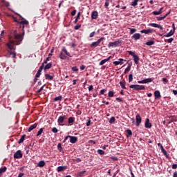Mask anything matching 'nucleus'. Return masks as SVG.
<instances>
[{
	"instance_id": "obj_1",
	"label": "nucleus",
	"mask_w": 177,
	"mask_h": 177,
	"mask_svg": "<svg viewBox=\"0 0 177 177\" xmlns=\"http://www.w3.org/2000/svg\"><path fill=\"white\" fill-rule=\"evenodd\" d=\"M129 88L135 91H145V86L139 84H131L129 86Z\"/></svg>"
},
{
	"instance_id": "obj_2",
	"label": "nucleus",
	"mask_w": 177,
	"mask_h": 177,
	"mask_svg": "<svg viewBox=\"0 0 177 177\" xmlns=\"http://www.w3.org/2000/svg\"><path fill=\"white\" fill-rule=\"evenodd\" d=\"M14 39L16 41L17 45H19V44L23 41V35H19L16 32V31H15Z\"/></svg>"
},
{
	"instance_id": "obj_3",
	"label": "nucleus",
	"mask_w": 177,
	"mask_h": 177,
	"mask_svg": "<svg viewBox=\"0 0 177 177\" xmlns=\"http://www.w3.org/2000/svg\"><path fill=\"white\" fill-rule=\"evenodd\" d=\"M153 78H147L142 80L138 81V84H149L150 82H153Z\"/></svg>"
},
{
	"instance_id": "obj_4",
	"label": "nucleus",
	"mask_w": 177,
	"mask_h": 177,
	"mask_svg": "<svg viewBox=\"0 0 177 177\" xmlns=\"http://www.w3.org/2000/svg\"><path fill=\"white\" fill-rule=\"evenodd\" d=\"M119 45H120V41H115L113 42H109L108 44V46H109V48H114V46L117 47V46H119Z\"/></svg>"
},
{
	"instance_id": "obj_5",
	"label": "nucleus",
	"mask_w": 177,
	"mask_h": 177,
	"mask_svg": "<svg viewBox=\"0 0 177 177\" xmlns=\"http://www.w3.org/2000/svg\"><path fill=\"white\" fill-rule=\"evenodd\" d=\"M7 46L10 49V50H13V49H15V41L10 40V42L7 44Z\"/></svg>"
},
{
	"instance_id": "obj_6",
	"label": "nucleus",
	"mask_w": 177,
	"mask_h": 177,
	"mask_svg": "<svg viewBox=\"0 0 177 177\" xmlns=\"http://www.w3.org/2000/svg\"><path fill=\"white\" fill-rule=\"evenodd\" d=\"M149 27H154L155 28H159L160 30H164V28L160 24H149Z\"/></svg>"
},
{
	"instance_id": "obj_7",
	"label": "nucleus",
	"mask_w": 177,
	"mask_h": 177,
	"mask_svg": "<svg viewBox=\"0 0 177 177\" xmlns=\"http://www.w3.org/2000/svg\"><path fill=\"white\" fill-rule=\"evenodd\" d=\"M136 121L137 127H139L140 125V123L142 122V118L140 117V115H139V113H138L136 116Z\"/></svg>"
},
{
	"instance_id": "obj_8",
	"label": "nucleus",
	"mask_w": 177,
	"mask_h": 177,
	"mask_svg": "<svg viewBox=\"0 0 177 177\" xmlns=\"http://www.w3.org/2000/svg\"><path fill=\"white\" fill-rule=\"evenodd\" d=\"M23 157V153H21V150H18L15 154H14V158H21Z\"/></svg>"
},
{
	"instance_id": "obj_9",
	"label": "nucleus",
	"mask_w": 177,
	"mask_h": 177,
	"mask_svg": "<svg viewBox=\"0 0 177 177\" xmlns=\"http://www.w3.org/2000/svg\"><path fill=\"white\" fill-rule=\"evenodd\" d=\"M145 128H151L152 125H151V123L150 122V119L149 118H147L146 120H145Z\"/></svg>"
},
{
	"instance_id": "obj_10",
	"label": "nucleus",
	"mask_w": 177,
	"mask_h": 177,
	"mask_svg": "<svg viewBox=\"0 0 177 177\" xmlns=\"http://www.w3.org/2000/svg\"><path fill=\"white\" fill-rule=\"evenodd\" d=\"M141 34H153L152 29H147V30H140Z\"/></svg>"
},
{
	"instance_id": "obj_11",
	"label": "nucleus",
	"mask_w": 177,
	"mask_h": 177,
	"mask_svg": "<svg viewBox=\"0 0 177 177\" xmlns=\"http://www.w3.org/2000/svg\"><path fill=\"white\" fill-rule=\"evenodd\" d=\"M97 17H99V13L97 12V11H93L91 13V19L95 20L96 19H97Z\"/></svg>"
},
{
	"instance_id": "obj_12",
	"label": "nucleus",
	"mask_w": 177,
	"mask_h": 177,
	"mask_svg": "<svg viewBox=\"0 0 177 177\" xmlns=\"http://www.w3.org/2000/svg\"><path fill=\"white\" fill-rule=\"evenodd\" d=\"M140 37H142V35L140 33H135L134 35H133L131 38L133 39H135L136 41H138V39H140Z\"/></svg>"
},
{
	"instance_id": "obj_13",
	"label": "nucleus",
	"mask_w": 177,
	"mask_h": 177,
	"mask_svg": "<svg viewBox=\"0 0 177 177\" xmlns=\"http://www.w3.org/2000/svg\"><path fill=\"white\" fill-rule=\"evenodd\" d=\"M90 46L91 48H96L97 46H100V42L97 40L96 41L93 42Z\"/></svg>"
},
{
	"instance_id": "obj_14",
	"label": "nucleus",
	"mask_w": 177,
	"mask_h": 177,
	"mask_svg": "<svg viewBox=\"0 0 177 177\" xmlns=\"http://www.w3.org/2000/svg\"><path fill=\"white\" fill-rule=\"evenodd\" d=\"M66 118H67L66 117V115L64 116H60L59 118H58V124H63V122H64V120H66Z\"/></svg>"
},
{
	"instance_id": "obj_15",
	"label": "nucleus",
	"mask_w": 177,
	"mask_h": 177,
	"mask_svg": "<svg viewBox=\"0 0 177 177\" xmlns=\"http://www.w3.org/2000/svg\"><path fill=\"white\" fill-rule=\"evenodd\" d=\"M110 59H111V56L109 57L107 59H102L100 62V66H103V64H104L105 63H107V62H109V60H110Z\"/></svg>"
},
{
	"instance_id": "obj_16",
	"label": "nucleus",
	"mask_w": 177,
	"mask_h": 177,
	"mask_svg": "<svg viewBox=\"0 0 177 177\" xmlns=\"http://www.w3.org/2000/svg\"><path fill=\"white\" fill-rule=\"evenodd\" d=\"M67 169V166H59L57 167V172H62Z\"/></svg>"
},
{
	"instance_id": "obj_17",
	"label": "nucleus",
	"mask_w": 177,
	"mask_h": 177,
	"mask_svg": "<svg viewBox=\"0 0 177 177\" xmlns=\"http://www.w3.org/2000/svg\"><path fill=\"white\" fill-rule=\"evenodd\" d=\"M37 127H38V124H37V123H35L34 124L31 125V126L28 128V131L29 132H31V131H32L33 129H35V128H37Z\"/></svg>"
},
{
	"instance_id": "obj_18",
	"label": "nucleus",
	"mask_w": 177,
	"mask_h": 177,
	"mask_svg": "<svg viewBox=\"0 0 177 177\" xmlns=\"http://www.w3.org/2000/svg\"><path fill=\"white\" fill-rule=\"evenodd\" d=\"M154 96L155 99H160V97H161V93H160L159 91H156L154 92Z\"/></svg>"
},
{
	"instance_id": "obj_19",
	"label": "nucleus",
	"mask_w": 177,
	"mask_h": 177,
	"mask_svg": "<svg viewBox=\"0 0 177 177\" xmlns=\"http://www.w3.org/2000/svg\"><path fill=\"white\" fill-rule=\"evenodd\" d=\"M122 62H125V59L120 58L119 59V61L113 62V64H115V66H118V64H121Z\"/></svg>"
},
{
	"instance_id": "obj_20",
	"label": "nucleus",
	"mask_w": 177,
	"mask_h": 177,
	"mask_svg": "<svg viewBox=\"0 0 177 177\" xmlns=\"http://www.w3.org/2000/svg\"><path fill=\"white\" fill-rule=\"evenodd\" d=\"M37 167L39 168H42V167H45V162L44 160H41L37 163Z\"/></svg>"
},
{
	"instance_id": "obj_21",
	"label": "nucleus",
	"mask_w": 177,
	"mask_h": 177,
	"mask_svg": "<svg viewBox=\"0 0 177 177\" xmlns=\"http://www.w3.org/2000/svg\"><path fill=\"white\" fill-rule=\"evenodd\" d=\"M69 138H70L71 143H75L77 142V137H75V136H71Z\"/></svg>"
},
{
	"instance_id": "obj_22",
	"label": "nucleus",
	"mask_w": 177,
	"mask_h": 177,
	"mask_svg": "<svg viewBox=\"0 0 177 177\" xmlns=\"http://www.w3.org/2000/svg\"><path fill=\"white\" fill-rule=\"evenodd\" d=\"M174 34H175L174 30H170V32H168L167 34L165 35V37L168 38L169 37H172V35H174Z\"/></svg>"
},
{
	"instance_id": "obj_23",
	"label": "nucleus",
	"mask_w": 177,
	"mask_h": 177,
	"mask_svg": "<svg viewBox=\"0 0 177 177\" xmlns=\"http://www.w3.org/2000/svg\"><path fill=\"white\" fill-rule=\"evenodd\" d=\"M168 15H169V13H167L165 16L163 17H157L156 19L158 21H161V20H164V19H165V17H167V16H168Z\"/></svg>"
},
{
	"instance_id": "obj_24",
	"label": "nucleus",
	"mask_w": 177,
	"mask_h": 177,
	"mask_svg": "<svg viewBox=\"0 0 177 177\" xmlns=\"http://www.w3.org/2000/svg\"><path fill=\"white\" fill-rule=\"evenodd\" d=\"M45 77H46V80H48V81H52V80H53V76L48 73L45 75Z\"/></svg>"
},
{
	"instance_id": "obj_25",
	"label": "nucleus",
	"mask_w": 177,
	"mask_h": 177,
	"mask_svg": "<svg viewBox=\"0 0 177 177\" xmlns=\"http://www.w3.org/2000/svg\"><path fill=\"white\" fill-rule=\"evenodd\" d=\"M134 62L136 63V64H139V57L138 55H136L134 57H133Z\"/></svg>"
},
{
	"instance_id": "obj_26",
	"label": "nucleus",
	"mask_w": 177,
	"mask_h": 177,
	"mask_svg": "<svg viewBox=\"0 0 177 177\" xmlns=\"http://www.w3.org/2000/svg\"><path fill=\"white\" fill-rule=\"evenodd\" d=\"M52 68V63H48L45 66L44 70H49V68Z\"/></svg>"
},
{
	"instance_id": "obj_27",
	"label": "nucleus",
	"mask_w": 177,
	"mask_h": 177,
	"mask_svg": "<svg viewBox=\"0 0 177 177\" xmlns=\"http://www.w3.org/2000/svg\"><path fill=\"white\" fill-rule=\"evenodd\" d=\"M145 45H147L148 46H151V45H154V41L151 40L149 41H147L145 43Z\"/></svg>"
},
{
	"instance_id": "obj_28",
	"label": "nucleus",
	"mask_w": 177,
	"mask_h": 177,
	"mask_svg": "<svg viewBox=\"0 0 177 177\" xmlns=\"http://www.w3.org/2000/svg\"><path fill=\"white\" fill-rule=\"evenodd\" d=\"M19 24H23L24 26H28V21L24 20L19 22Z\"/></svg>"
},
{
	"instance_id": "obj_29",
	"label": "nucleus",
	"mask_w": 177,
	"mask_h": 177,
	"mask_svg": "<svg viewBox=\"0 0 177 177\" xmlns=\"http://www.w3.org/2000/svg\"><path fill=\"white\" fill-rule=\"evenodd\" d=\"M138 2H139V0H134L133 2H131V6H137Z\"/></svg>"
},
{
	"instance_id": "obj_30",
	"label": "nucleus",
	"mask_w": 177,
	"mask_h": 177,
	"mask_svg": "<svg viewBox=\"0 0 177 177\" xmlns=\"http://www.w3.org/2000/svg\"><path fill=\"white\" fill-rule=\"evenodd\" d=\"M161 13H162V12L161 11H153L152 12V14L154 15V16H158V15H161Z\"/></svg>"
},
{
	"instance_id": "obj_31",
	"label": "nucleus",
	"mask_w": 177,
	"mask_h": 177,
	"mask_svg": "<svg viewBox=\"0 0 177 177\" xmlns=\"http://www.w3.org/2000/svg\"><path fill=\"white\" fill-rule=\"evenodd\" d=\"M129 30H130V34H134V32H136V28H129Z\"/></svg>"
},
{
	"instance_id": "obj_32",
	"label": "nucleus",
	"mask_w": 177,
	"mask_h": 177,
	"mask_svg": "<svg viewBox=\"0 0 177 177\" xmlns=\"http://www.w3.org/2000/svg\"><path fill=\"white\" fill-rule=\"evenodd\" d=\"M25 138H26V135L22 136L19 140V143H23L24 142Z\"/></svg>"
},
{
	"instance_id": "obj_33",
	"label": "nucleus",
	"mask_w": 177,
	"mask_h": 177,
	"mask_svg": "<svg viewBox=\"0 0 177 177\" xmlns=\"http://www.w3.org/2000/svg\"><path fill=\"white\" fill-rule=\"evenodd\" d=\"M129 71H131V66L129 65L124 71V74H127V73H129Z\"/></svg>"
},
{
	"instance_id": "obj_34",
	"label": "nucleus",
	"mask_w": 177,
	"mask_h": 177,
	"mask_svg": "<svg viewBox=\"0 0 177 177\" xmlns=\"http://www.w3.org/2000/svg\"><path fill=\"white\" fill-rule=\"evenodd\" d=\"M68 124H73V122H74V118L73 117L69 118L68 120Z\"/></svg>"
},
{
	"instance_id": "obj_35",
	"label": "nucleus",
	"mask_w": 177,
	"mask_h": 177,
	"mask_svg": "<svg viewBox=\"0 0 177 177\" xmlns=\"http://www.w3.org/2000/svg\"><path fill=\"white\" fill-rule=\"evenodd\" d=\"M3 172H6V167L0 169V175L1 174H3Z\"/></svg>"
},
{
	"instance_id": "obj_36",
	"label": "nucleus",
	"mask_w": 177,
	"mask_h": 177,
	"mask_svg": "<svg viewBox=\"0 0 177 177\" xmlns=\"http://www.w3.org/2000/svg\"><path fill=\"white\" fill-rule=\"evenodd\" d=\"M42 132H44V129L41 128L39 131L37 132V136H39L40 135L42 134Z\"/></svg>"
},
{
	"instance_id": "obj_37",
	"label": "nucleus",
	"mask_w": 177,
	"mask_h": 177,
	"mask_svg": "<svg viewBox=\"0 0 177 177\" xmlns=\"http://www.w3.org/2000/svg\"><path fill=\"white\" fill-rule=\"evenodd\" d=\"M133 80V75L130 74L129 75V82H132Z\"/></svg>"
},
{
	"instance_id": "obj_38",
	"label": "nucleus",
	"mask_w": 177,
	"mask_h": 177,
	"mask_svg": "<svg viewBox=\"0 0 177 177\" xmlns=\"http://www.w3.org/2000/svg\"><path fill=\"white\" fill-rule=\"evenodd\" d=\"M59 57H60V59H62V60H66V55H63L62 53H61L59 54Z\"/></svg>"
},
{
	"instance_id": "obj_39",
	"label": "nucleus",
	"mask_w": 177,
	"mask_h": 177,
	"mask_svg": "<svg viewBox=\"0 0 177 177\" xmlns=\"http://www.w3.org/2000/svg\"><path fill=\"white\" fill-rule=\"evenodd\" d=\"M97 152L98 153V154H100V156H103V154H104V151L102 149H98Z\"/></svg>"
},
{
	"instance_id": "obj_40",
	"label": "nucleus",
	"mask_w": 177,
	"mask_h": 177,
	"mask_svg": "<svg viewBox=\"0 0 177 177\" xmlns=\"http://www.w3.org/2000/svg\"><path fill=\"white\" fill-rule=\"evenodd\" d=\"M62 95H59V96H58V97H55L54 100H55V102H58L59 100H62Z\"/></svg>"
},
{
	"instance_id": "obj_41",
	"label": "nucleus",
	"mask_w": 177,
	"mask_h": 177,
	"mask_svg": "<svg viewBox=\"0 0 177 177\" xmlns=\"http://www.w3.org/2000/svg\"><path fill=\"white\" fill-rule=\"evenodd\" d=\"M109 97H113L114 96V91H109L108 94Z\"/></svg>"
},
{
	"instance_id": "obj_42",
	"label": "nucleus",
	"mask_w": 177,
	"mask_h": 177,
	"mask_svg": "<svg viewBox=\"0 0 177 177\" xmlns=\"http://www.w3.org/2000/svg\"><path fill=\"white\" fill-rule=\"evenodd\" d=\"M120 86H122V88L123 89H127V88L125 87V83L124 82H120Z\"/></svg>"
},
{
	"instance_id": "obj_43",
	"label": "nucleus",
	"mask_w": 177,
	"mask_h": 177,
	"mask_svg": "<svg viewBox=\"0 0 177 177\" xmlns=\"http://www.w3.org/2000/svg\"><path fill=\"white\" fill-rule=\"evenodd\" d=\"M2 3H3V5H5L6 7L9 6V2L6 1L5 0H1Z\"/></svg>"
},
{
	"instance_id": "obj_44",
	"label": "nucleus",
	"mask_w": 177,
	"mask_h": 177,
	"mask_svg": "<svg viewBox=\"0 0 177 177\" xmlns=\"http://www.w3.org/2000/svg\"><path fill=\"white\" fill-rule=\"evenodd\" d=\"M62 51L64 52V53L66 55V56L70 57V53H68L67 50L65 48H62Z\"/></svg>"
},
{
	"instance_id": "obj_45",
	"label": "nucleus",
	"mask_w": 177,
	"mask_h": 177,
	"mask_svg": "<svg viewBox=\"0 0 177 177\" xmlns=\"http://www.w3.org/2000/svg\"><path fill=\"white\" fill-rule=\"evenodd\" d=\"M85 172H86V171H80L79 173H77V176H82V175H84Z\"/></svg>"
},
{
	"instance_id": "obj_46",
	"label": "nucleus",
	"mask_w": 177,
	"mask_h": 177,
	"mask_svg": "<svg viewBox=\"0 0 177 177\" xmlns=\"http://www.w3.org/2000/svg\"><path fill=\"white\" fill-rule=\"evenodd\" d=\"M129 54L130 55V56H132L133 57H135V56H136V54H135L133 51H129Z\"/></svg>"
},
{
	"instance_id": "obj_47",
	"label": "nucleus",
	"mask_w": 177,
	"mask_h": 177,
	"mask_svg": "<svg viewBox=\"0 0 177 177\" xmlns=\"http://www.w3.org/2000/svg\"><path fill=\"white\" fill-rule=\"evenodd\" d=\"M114 121H115V118H114V117H111L109 120L110 124H113V122H114Z\"/></svg>"
},
{
	"instance_id": "obj_48",
	"label": "nucleus",
	"mask_w": 177,
	"mask_h": 177,
	"mask_svg": "<svg viewBox=\"0 0 177 177\" xmlns=\"http://www.w3.org/2000/svg\"><path fill=\"white\" fill-rule=\"evenodd\" d=\"M161 150H162V153L164 154V156H168L167 151H165L164 149V147H162Z\"/></svg>"
},
{
	"instance_id": "obj_49",
	"label": "nucleus",
	"mask_w": 177,
	"mask_h": 177,
	"mask_svg": "<svg viewBox=\"0 0 177 177\" xmlns=\"http://www.w3.org/2000/svg\"><path fill=\"white\" fill-rule=\"evenodd\" d=\"M127 135H128L127 137L128 136H131L132 131H131L130 129H127Z\"/></svg>"
},
{
	"instance_id": "obj_50",
	"label": "nucleus",
	"mask_w": 177,
	"mask_h": 177,
	"mask_svg": "<svg viewBox=\"0 0 177 177\" xmlns=\"http://www.w3.org/2000/svg\"><path fill=\"white\" fill-rule=\"evenodd\" d=\"M52 132H53V133H57L58 130H57V129L56 127H53L52 129Z\"/></svg>"
},
{
	"instance_id": "obj_51",
	"label": "nucleus",
	"mask_w": 177,
	"mask_h": 177,
	"mask_svg": "<svg viewBox=\"0 0 177 177\" xmlns=\"http://www.w3.org/2000/svg\"><path fill=\"white\" fill-rule=\"evenodd\" d=\"M106 92H107V89H102L100 91V93L101 95H104V93H106Z\"/></svg>"
},
{
	"instance_id": "obj_52",
	"label": "nucleus",
	"mask_w": 177,
	"mask_h": 177,
	"mask_svg": "<svg viewBox=\"0 0 177 177\" xmlns=\"http://www.w3.org/2000/svg\"><path fill=\"white\" fill-rule=\"evenodd\" d=\"M57 149L59 151H62V150L63 149V148H62V144H60V143L58 144Z\"/></svg>"
},
{
	"instance_id": "obj_53",
	"label": "nucleus",
	"mask_w": 177,
	"mask_h": 177,
	"mask_svg": "<svg viewBox=\"0 0 177 177\" xmlns=\"http://www.w3.org/2000/svg\"><path fill=\"white\" fill-rule=\"evenodd\" d=\"M10 55L12 56V59L16 57V53H10Z\"/></svg>"
},
{
	"instance_id": "obj_54",
	"label": "nucleus",
	"mask_w": 177,
	"mask_h": 177,
	"mask_svg": "<svg viewBox=\"0 0 177 177\" xmlns=\"http://www.w3.org/2000/svg\"><path fill=\"white\" fill-rule=\"evenodd\" d=\"M95 34H96L95 32H92L90 35H89V37L90 38H93V37H95Z\"/></svg>"
},
{
	"instance_id": "obj_55",
	"label": "nucleus",
	"mask_w": 177,
	"mask_h": 177,
	"mask_svg": "<svg viewBox=\"0 0 177 177\" xmlns=\"http://www.w3.org/2000/svg\"><path fill=\"white\" fill-rule=\"evenodd\" d=\"M88 143H90L91 145H96V142H95L94 140H88Z\"/></svg>"
},
{
	"instance_id": "obj_56",
	"label": "nucleus",
	"mask_w": 177,
	"mask_h": 177,
	"mask_svg": "<svg viewBox=\"0 0 177 177\" xmlns=\"http://www.w3.org/2000/svg\"><path fill=\"white\" fill-rule=\"evenodd\" d=\"M72 71H78V68L77 66L72 67Z\"/></svg>"
},
{
	"instance_id": "obj_57",
	"label": "nucleus",
	"mask_w": 177,
	"mask_h": 177,
	"mask_svg": "<svg viewBox=\"0 0 177 177\" xmlns=\"http://www.w3.org/2000/svg\"><path fill=\"white\" fill-rule=\"evenodd\" d=\"M80 28H81V25H76L75 26V30H80Z\"/></svg>"
},
{
	"instance_id": "obj_58",
	"label": "nucleus",
	"mask_w": 177,
	"mask_h": 177,
	"mask_svg": "<svg viewBox=\"0 0 177 177\" xmlns=\"http://www.w3.org/2000/svg\"><path fill=\"white\" fill-rule=\"evenodd\" d=\"M88 91L89 92H91V91H93V85H91L88 86Z\"/></svg>"
},
{
	"instance_id": "obj_59",
	"label": "nucleus",
	"mask_w": 177,
	"mask_h": 177,
	"mask_svg": "<svg viewBox=\"0 0 177 177\" xmlns=\"http://www.w3.org/2000/svg\"><path fill=\"white\" fill-rule=\"evenodd\" d=\"M86 127H89L91 125V119H89L86 123Z\"/></svg>"
},
{
	"instance_id": "obj_60",
	"label": "nucleus",
	"mask_w": 177,
	"mask_h": 177,
	"mask_svg": "<svg viewBox=\"0 0 177 177\" xmlns=\"http://www.w3.org/2000/svg\"><path fill=\"white\" fill-rule=\"evenodd\" d=\"M39 77H41V73L39 72H37V74H36L35 77L36 78H39Z\"/></svg>"
},
{
	"instance_id": "obj_61",
	"label": "nucleus",
	"mask_w": 177,
	"mask_h": 177,
	"mask_svg": "<svg viewBox=\"0 0 177 177\" xmlns=\"http://www.w3.org/2000/svg\"><path fill=\"white\" fill-rule=\"evenodd\" d=\"M177 168V165L176 164H173L172 165V169H176Z\"/></svg>"
},
{
	"instance_id": "obj_62",
	"label": "nucleus",
	"mask_w": 177,
	"mask_h": 177,
	"mask_svg": "<svg viewBox=\"0 0 177 177\" xmlns=\"http://www.w3.org/2000/svg\"><path fill=\"white\" fill-rule=\"evenodd\" d=\"M173 41H174V38H170L167 39V42H169V44H171V42H172Z\"/></svg>"
},
{
	"instance_id": "obj_63",
	"label": "nucleus",
	"mask_w": 177,
	"mask_h": 177,
	"mask_svg": "<svg viewBox=\"0 0 177 177\" xmlns=\"http://www.w3.org/2000/svg\"><path fill=\"white\" fill-rule=\"evenodd\" d=\"M109 5H110V3H109V0H106V2H105L106 8H107V6H109Z\"/></svg>"
},
{
	"instance_id": "obj_64",
	"label": "nucleus",
	"mask_w": 177,
	"mask_h": 177,
	"mask_svg": "<svg viewBox=\"0 0 177 177\" xmlns=\"http://www.w3.org/2000/svg\"><path fill=\"white\" fill-rule=\"evenodd\" d=\"M173 177H177V172L175 171L174 174H173Z\"/></svg>"
}]
</instances>
